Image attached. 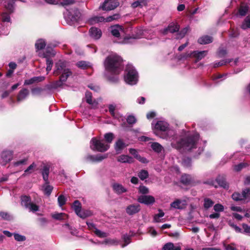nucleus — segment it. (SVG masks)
I'll use <instances>...</instances> for the list:
<instances>
[{
	"instance_id": "f257e3e1",
	"label": "nucleus",
	"mask_w": 250,
	"mask_h": 250,
	"mask_svg": "<svg viewBox=\"0 0 250 250\" xmlns=\"http://www.w3.org/2000/svg\"><path fill=\"white\" fill-rule=\"evenodd\" d=\"M198 140L199 135L197 133L190 136L187 135L185 137L173 141L171 143V146L181 151H190L196 148Z\"/></svg>"
},
{
	"instance_id": "f03ea898",
	"label": "nucleus",
	"mask_w": 250,
	"mask_h": 250,
	"mask_svg": "<svg viewBox=\"0 0 250 250\" xmlns=\"http://www.w3.org/2000/svg\"><path fill=\"white\" fill-rule=\"evenodd\" d=\"M123 66L122 59L115 53L110 52V82L118 81Z\"/></svg>"
},
{
	"instance_id": "7ed1b4c3",
	"label": "nucleus",
	"mask_w": 250,
	"mask_h": 250,
	"mask_svg": "<svg viewBox=\"0 0 250 250\" xmlns=\"http://www.w3.org/2000/svg\"><path fill=\"white\" fill-rule=\"evenodd\" d=\"M54 74L55 75H59L60 82H57V85L60 86V83L65 82L68 77L72 75V72L68 68V63L64 61H59L56 63L55 68L54 71Z\"/></svg>"
},
{
	"instance_id": "20e7f679",
	"label": "nucleus",
	"mask_w": 250,
	"mask_h": 250,
	"mask_svg": "<svg viewBox=\"0 0 250 250\" xmlns=\"http://www.w3.org/2000/svg\"><path fill=\"white\" fill-rule=\"evenodd\" d=\"M109 143V133H106L104 135V139H98L97 138H93L90 143V147L94 151L104 152L108 148V143Z\"/></svg>"
},
{
	"instance_id": "39448f33",
	"label": "nucleus",
	"mask_w": 250,
	"mask_h": 250,
	"mask_svg": "<svg viewBox=\"0 0 250 250\" xmlns=\"http://www.w3.org/2000/svg\"><path fill=\"white\" fill-rule=\"evenodd\" d=\"M124 79L128 84L134 85L137 83L138 80V73L132 65L128 64L126 66Z\"/></svg>"
},
{
	"instance_id": "423d86ee",
	"label": "nucleus",
	"mask_w": 250,
	"mask_h": 250,
	"mask_svg": "<svg viewBox=\"0 0 250 250\" xmlns=\"http://www.w3.org/2000/svg\"><path fill=\"white\" fill-rule=\"evenodd\" d=\"M110 32L113 36L118 38V41L116 42L120 43H124V41L122 40L121 38L125 36V31L122 26L118 24L110 26Z\"/></svg>"
},
{
	"instance_id": "0eeeda50",
	"label": "nucleus",
	"mask_w": 250,
	"mask_h": 250,
	"mask_svg": "<svg viewBox=\"0 0 250 250\" xmlns=\"http://www.w3.org/2000/svg\"><path fill=\"white\" fill-rule=\"evenodd\" d=\"M55 55V52L52 48H47L45 50V52L42 55L43 58H46V71L47 73L51 70L53 65V61L50 58L54 56Z\"/></svg>"
},
{
	"instance_id": "6e6552de",
	"label": "nucleus",
	"mask_w": 250,
	"mask_h": 250,
	"mask_svg": "<svg viewBox=\"0 0 250 250\" xmlns=\"http://www.w3.org/2000/svg\"><path fill=\"white\" fill-rule=\"evenodd\" d=\"M152 125L154 129V133L157 135H158L156 133L157 130H160L162 132L167 131L168 133L171 131L169 129L168 124L165 121H158L156 123H155V121H153L152 123Z\"/></svg>"
},
{
	"instance_id": "1a4fd4ad",
	"label": "nucleus",
	"mask_w": 250,
	"mask_h": 250,
	"mask_svg": "<svg viewBox=\"0 0 250 250\" xmlns=\"http://www.w3.org/2000/svg\"><path fill=\"white\" fill-rule=\"evenodd\" d=\"M107 157V154H99L95 155H89L86 156V160L91 162H100Z\"/></svg>"
},
{
	"instance_id": "9d476101",
	"label": "nucleus",
	"mask_w": 250,
	"mask_h": 250,
	"mask_svg": "<svg viewBox=\"0 0 250 250\" xmlns=\"http://www.w3.org/2000/svg\"><path fill=\"white\" fill-rule=\"evenodd\" d=\"M141 207L139 204H131L127 206L125 209L126 213L129 215H133L139 212Z\"/></svg>"
},
{
	"instance_id": "9b49d317",
	"label": "nucleus",
	"mask_w": 250,
	"mask_h": 250,
	"mask_svg": "<svg viewBox=\"0 0 250 250\" xmlns=\"http://www.w3.org/2000/svg\"><path fill=\"white\" fill-rule=\"evenodd\" d=\"M179 30V25L175 22L170 23L168 27L164 29L162 31V33L165 35L167 34L168 32L173 33L178 31Z\"/></svg>"
},
{
	"instance_id": "f8f14e48",
	"label": "nucleus",
	"mask_w": 250,
	"mask_h": 250,
	"mask_svg": "<svg viewBox=\"0 0 250 250\" xmlns=\"http://www.w3.org/2000/svg\"><path fill=\"white\" fill-rule=\"evenodd\" d=\"M186 205V200L176 199L170 204V207L175 209H182L185 208Z\"/></svg>"
},
{
	"instance_id": "ddd939ff",
	"label": "nucleus",
	"mask_w": 250,
	"mask_h": 250,
	"mask_svg": "<svg viewBox=\"0 0 250 250\" xmlns=\"http://www.w3.org/2000/svg\"><path fill=\"white\" fill-rule=\"evenodd\" d=\"M137 200L140 203H143L146 205H149L153 204L154 202L155 199L152 196L141 195L138 197Z\"/></svg>"
},
{
	"instance_id": "4468645a",
	"label": "nucleus",
	"mask_w": 250,
	"mask_h": 250,
	"mask_svg": "<svg viewBox=\"0 0 250 250\" xmlns=\"http://www.w3.org/2000/svg\"><path fill=\"white\" fill-rule=\"evenodd\" d=\"M1 157L2 159L3 165H5L12 160L13 152L10 150L3 151L1 154Z\"/></svg>"
},
{
	"instance_id": "2eb2a0df",
	"label": "nucleus",
	"mask_w": 250,
	"mask_h": 250,
	"mask_svg": "<svg viewBox=\"0 0 250 250\" xmlns=\"http://www.w3.org/2000/svg\"><path fill=\"white\" fill-rule=\"evenodd\" d=\"M110 115H112L113 118L116 119L119 122H120V120H123V117L118 113V108L116 105L110 104Z\"/></svg>"
},
{
	"instance_id": "dca6fc26",
	"label": "nucleus",
	"mask_w": 250,
	"mask_h": 250,
	"mask_svg": "<svg viewBox=\"0 0 250 250\" xmlns=\"http://www.w3.org/2000/svg\"><path fill=\"white\" fill-rule=\"evenodd\" d=\"M109 17L104 18L103 16H95L90 18L88 22L90 24H94L99 22H107L109 21Z\"/></svg>"
},
{
	"instance_id": "f3484780",
	"label": "nucleus",
	"mask_w": 250,
	"mask_h": 250,
	"mask_svg": "<svg viewBox=\"0 0 250 250\" xmlns=\"http://www.w3.org/2000/svg\"><path fill=\"white\" fill-rule=\"evenodd\" d=\"M90 36L94 39L97 40L102 36V32L100 29L96 27H91L89 30Z\"/></svg>"
},
{
	"instance_id": "a211bd4d",
	"label": "nucleus",
	"mask_w": 250,
	"mask_h": 250,
	"mask_svg": "<svg viewBox=\"0 0 250 250\" xmlns=\"http://www.w3.org/2000/svg\"><path fill=\"white\" fill-rule=\"evenodd\" d=\"M117 160L118 162L122 163L131 164L134 162L133 158L127 155H121L117 157Z\"/></svg>"
},
{
	"instance_id": "6ab92c4d",
	"label": "nucleus",
	"mask_w": 250,
	"mask_h": 250,
	"mask_svg": "<svg viewBox=\"0 0 250 250\" xmlns=\"http://www.w3.org/2000/svg\"><path fill=\"white\" fill-rule=\"evenodd\" d=\"M129 153L134 156V157L143 163H146L147 160L145 157H141L139 154L137 150L134 148H130L129 149Z\"/></svg>"
},
{
	"instance_id": "aec40b11",
	"label": "nucleus",
	"mask_w": 250,
	"mask_h": 250,
	"mask_svg": "<svg viewBox=\"0 0 250 250\" xmlns=\"http://www.w3.org/2000/svg\"><path fill=\"white\" fill-rule=\"evenodd\" d=\"M249 8V5L247 3H241L237 15L242 17L245 16L248 11Z\"/></svg>"
},
{
	"instance_id": "412c9836",
	"label": "nucleus",
	"mask_w": 250,
	"mask_h": 250,
	"mask_svg": "<svg viewBox=\"0 0 250 250\" xmlns=\"http://www.w3.org/2000/svg\"><path fill=\"white\" fill-rule=\"evenodd\" d=\"M127 146L122 139H119L115 145V149L117 153H120Z\"/></svg>"
},
{
	"instance_id": "4be33fe9",
	"label": "nucleus",
	"mask_w": 250,
	"mask_h": 250,
	"mask_svg": "<svg viewBox=\"0 0 250 250\" xmlns=\"http://www.w3.org/2000/svg\"><path fill=\"white\" fill-rule=\"evenodd\" d=\"M53 187L49 184L48 181L45 182L44 184L42 187V190L43 193L47 196H49L53 190Z\"/></svg>"
},
{
	"instance_id": "5701e85b",
	"label": "nucleus",
	"mask_w": 250,
	"mask_h": 250,
	"mask_svg": "<svg viewBox=\"0 0 250 250\" xmlns=\"http://www.w3.org/2000/svg\"><path fill=\"white\" fill-rule=\"evenodd\" d=\"M44 79V77H34L28 80H26L24 81V85H30L36 82H41Z\"/></svg>"
},
{
	"instance_id": "b1692460",
	"label": "nucleus",
	"mask_w": 250,
	"mask_h": 250,
	"mask_svg": "<svg viewBox=\"0 0 250 250\" xmlns=\"http://www.w3.org/2000/svg\"><path fill=\"white\" fill-rule=\"evenodd\" d=\"M29 94V91L26 89L24 88L21 90L17 97V101L18 102H21L24 100Z\"/></svg>"
},
{
	"instance_id": "393cba45",
	"label": "nucleus",
	"mask_w": 250,
	"mask_h": 250,
	"mask_svg": "<svg viewBox=\"0 0 250 250\" xmlns=\"http://www.w3.org/2000/svg\"><path fill=\"white\" fill-rule=\"evenodd\" d=\"M198 42L200 44H208V43H210L212 42V37H211L209 36H204L200 37L198 39Z\"/></svg>"
},
{
	"instance_id": "a878e982",
	"label": "nucleus",
	"mask_w": 250,
	"mask_h": 250,
	"mask_svg": "<svg viewBox=\"0 0 250 250\" xmlns=\"http://www.w3.org/2000/svg\"><path fill=\"white\" fill-rule=\"evenodd\" d=\"M207 55V51H193V57L196 58L197 61L201 60Z\"/></svg>"
},
{
	"instance_id": "bb28decb",
	"label": "nucleus",
	"mask_w": 250,
	"mask_h": 250,
	"mask_svg": "<svg viewBox=\"0 0 250 250\" xmlns=\"http://www.w3.org/2000/svg\"><path fill=\"white\" fill-rule=\"evenodd\" d=\"M181 181L184 184L189 185L192 183V179L191 176L185 174L181 177Z\"/></svg>"
},
{
	"instance_id": "cd10ccee",
	"label": "nucleus",
	"mask_w": 250,
	"mask_h": 250,
	"mask_svg": "<svg viewBox=\"0 0 250 250\" xmlns=\"http://www.w3.org/2000/svg\"><path fill=\"white\" fill-rule=\"evenodd\" d=\"M31 198L27 196H22L21 197V205L26 208L27 206L31 203Z\"/></svg>"
},
{
	"instance_id": "c85d7f7f",
	"label": "nucleus",
	"mask_w": 250,
	"mask_h": 250,
	"mask_svg": "<svg viewBox=\"0 0 250 250\" xmlns=\"http://www.w3.org/2000/svg\"><path fill=\"white\" fill-rule=\"evenodd\" d=\"M10 13L4 12L1 14V20L4 23H11V20L10 16Z\"/></svg>"
},
{
	"instance_id": "c756f323",
	"label": "nucleus",
	"mask_w": 250,
	"mask_h": 250,
	"mask_svg": "<svg viewBox=\"0 0 250 250\" xmlns=\"http://www.w3.org/2000/svg\"><path fill=\"white\" fill-rule=\"evenodd\" d=\"M164 212L162 210L159 209V213L155 214L154 216V222L158 223L165 221L164 219L162 218L164 216Z\"/></svg>"
},
{
	"instance_id": "7c9ffc66",
	"label": "nucleus",
	"mask_w": 250,
	"mask_h": 250,
	"mask_svg": "<svg viewBox=\"0 0 250 250\" xmlns=\"http://www.w3.org/2000/svg\"><path fill=\"white\" fill-rule=\"evenodd\" d=\"M113 188L114 191L118 194L125 192L126 191V189L124 187L118 184H114L113 186Z\"/></svg>"
},
{
	"instance_id": "2f4dec72",
	"label": "nucleus",
	"mask_w": 250,
	"mask_h": 250,
	"mask_svg": "<svg viewBox=\"0 0 250 250\" xmlns=\"http://www.w3.org/2000/svg\"><path fill=\"white\" fill-rule=\"evenodd\" d=\"M76 65L79 68L83 69H85L91 66V63L90 62L85 61L78 62L77 63Z\"/></svg>"
},
{
	"instance_id": "473e14b6",
	"label": "nucleus",
	"mask_w": 250,
	"mask_h": 250,
	"mask_svg": "<svg viewBox=\"0 0 250 250\" xmlns=\"http://www.w3.org/2000/svg\"><path fill=\"white\" fill-rule=\"evenodd\" d=\"M85 98L87 103L91 104L93 107L97 106V103L96 102H92V94L91 92L87 91L85 93Z\"/></svg>"
},
{
	"instance_id": "72a5a7b5",
	"label": "nucleus",
	"mask_w": 250,
	"mask_h": 250,
	"mask_svg": "<svg viewBox=\"0 0 250 250\" xmlns=\"http://www.w3.org/2000/svg\"><path fill=\"white\" fill-rule=\"evenodd\" d=\"M147 4V0H138L131 4V6L135 8L137 7H142L146 5Z\"/></svg>"
},
{
	"instance_id": "f704fd0d",
	"label": "nucleus",
	"mask_w": 250,
	"mask_h": 250,
	"mask_svg": "<svg viewBox=\"0 0 250 250\" xmlns=\"http://www.w3.org/2000/svg\"><path fill=\"white\" fill-rule=\"evenodd\" d=\"M241 27L244 30L250 28V16L246 17L241 24Z\"/></svg>"
},
{
	"instance_id": "c9c22d12",
	"label": "nucleus",
	"mask_w": 250,
	"mask_h": 250,
	"mask_svg": "<svg viewBox=\"0 0 250 250\" xmlns=\"http://www.w3.org/2000/svg\"><path fill=\"white\" fill-rule=\"evenodd\" d=\"M217 182L221 186L224 188H228V185L226 181V179L223 176H219L216 179Z\"/></svg>"
},
{
	"instance_id": "e433bc0d",
	"label": "nucleus",
	"mask_w": 250,
	"mask_h": 250,
	"mask_svg": "<svg viewBox=\"0 0 250 250\" xmlns=\"http://www.w3.org/2000/svg\"><path fill=\"white\" fill-rule=\"evenodd\" d=\"M52 217L59 220H65L67 218V215L64 213H55L52 214Z\"/></svg>"
},
{
	"instance_id": "4c0bfd02",
	"label": "nucleus",
	"mask_w": 250,
	"mask_h": 250,
	"mask_svg": "<svg viewBox=\"0 0 250 250\" xmlns=\"http://www.w3.org/2000/svg\"><path fill=\"white\" fill-rule=\"evenodd\" d=\"M104 66L105 68L104 75L107 79H109L108 73L109 72V57L106 58L104 62Z\"/></svg>"
},
{
	"instance_id": "58836bf2",
	"label": "nucleus",
	"mask_w": 250,
	"mask_h": 250,
	"mask_svg": "<svg viewBox=\"0 0 250 250\" xmlns=\"http://www.w3.org/2000/svg\"><path fill=\"white\" fill-rule=\"evenodd\" d=\"M46 45L45 41L43 39H39L35 43V46L37 50H41L43 49Z\"/></svg>"
},
{
	"instance_id": "ea45409f",
	"label": "nucleus",
	"mask_w": 250,
	"mask_h": 250,
	"mask_svg": "<svg viewBox=\"0 0 250 250\" xmlns=\"http://www.w3.org/2000/svg\"><path fill=\"white\" fill-rule=\"evenodd\" d=\"M77 215L82 218H85L91 216L92 212L88 210H81Z\"/></svg>"
},
{
	"instance_id": "a19ab883",
	"label": "nucleus",
	"mask_w": 250,
	"mask_h": 250,
	"mask_svg": "<svg viewBox=\"0 0 250 250\" xmlns=\"http://www.w3.org/2000/svg\"><path fill=\"white\" fill-rule=\"evenodd\" d=\"M151 147L156 152H160L163 149V146L158 143L154 142L151 144Z\"/></svg>"
},
{
	"instance_id": "79ce46f5",
	"label": "nucleus",
	"mask_w": 250,
	"mask_h": 250,
	"mask_svg": "<svg viewBox=\"0 0 250 250\" xmlns=\"http://www.w3.org/2000/svg\"><path fill=\"white\" fill-rule=\"evenodd\" d=\"M49 173V167L46 166H44L42 170V175L43 177V179L45 182L48 181Z\"/></svg>"
},
{
	"instance_id": "37998d69",
	"label": "nucleus",
	"mask_w": 250,
	"mask_h": 250,
	"mask_svg": "<svg viewBox=\"0 0 250 250\" xmlns=\"http://www.w3.org/2000/svg\"><path fill=\"white\" fill-rule=\"evenodd\" d=\"M232 199L236 201H243L244 200V196L243 194V192L242 193H240L238 192H235L232 195Z\"/></svg>"
},
{
	"instance_id": "c03bdc74",
	"label": "nucleus",
	"mask_w": 250,
	"mask_h": 250,
	"mask_svg": "<svg viewBox=\"0 0 250 250\" xmlns=\"http://www.w3.org/2000/svg\"><path fill=\"white\" fill-rule=\"evenodd\" d=\"M163 250H181V249L179 247H175L171 243H168L164 246Z\"/></svg>"
},
{
	"instance_id": "a18cd8bd",
	"label": "nucleus",
	"mask_w": 250,
	"mask_h": 250,
	"mask_svg": "<svg viewBox=\"0 0 250 250\" xmlns=\"http://www.w3.org/2000/svg\"><path fill=\"white\" fill-rule=\"evenodd\" d=\"M242 192L244 196V202H248L250 200V188L244 189Z\"/></svg>"
},
{
	"instance_id": "49530a36",
	"label": "nucleus",
	"mask_w": 250,
	"mask_h": 250,
	"mask_svg": "<svg viewBox=\"0 0 250 250\" xmlns=\"http://www.w3.org/2000/svg\"><path fill=\"white\" fill-rule=\"evenodd\" d=\"M29 211L35 212L39 210V207L35 203L31 202L26 208Z\"/></svg>"
},
{
	"instance_id": "de8ad7c7",
	"label": "nucleus",
	"mask_w": 250,
	"mask_h": 250,
	"mask_svg": "<svg viewBox=\"0 0 250 250\" xmlns=\"http://www.w3.org/2000/svg\"><path fill=\"white\" fill-rule=\"evenodd\" d=\"M72 208L76 214L79 213L81 210V205L80 202L77 200L75 201L73 204Z\"/></svg>"
},
{
	"instance_id": "09e8293b",
	"label": "nucleus",
	"mask_w": 250,
	"mask_h": 250,
	"mask_svg": "<svg viewBox=\"0 0 250 250\" xmlns=\"http://www.w3.org/2000/svg\"><path fill=\"white\" fill-rule=\"evenodd\" d=\"M99 9L108 12L109 10V0H105L100 6Z\"/></svg>"
},
{
	"instance_id": "8fccbe9b",
	"label": "nucleus",
	"mask_w": 250,
	"mask_h": 250,
	"mask_svg": "<svg viewBox=\"0 0 250 250\" xmlns=\"http://www.w3.org/2000/svg\"><path fill=\"white\" fill-rule=\"evenodd\" d=\"M138 176L141 180H144L148 177V173L146 170H141L138 173Z\"/></svg>"
},
{
	"instance_id": "3c124183",
	"label": "nucleus",
	"mask_w": 250,
	"mask_h": 250,
	"mask_svg": "<svg viewBox=\"0 0 250 250\" xmlns=\"http://www.w3.org/2000/svg\"><path fill=\"white\" fill-rule=\"evenodd\" d=\"M14 1L12 0L11 2H8L5 5L6 9L8 11L9 13H12L14 11Z\"/></svg>"
},
{
	"instance_id": "603ef678",
	"label": "nucleus",
	"mask_w": 250,
	"mask_h": 250,
	"mask_svg": "<svg viewBox=\"0 0 250 250\" xmlns=\"http://www.w3.org/2000/svg\"><path fill=\"white\" fill-rule=\"evenodd\" d=\"M123 0H110V10L117 7Z\"/></svg>"
},
{
	"instance_id": "864d4df0",
	"label": "nucleus",
	"mask_w": 250,
	"mask_h": 250,
	"mask_svg": "<svg viewBox=\"0 0 250 250\" xmlns=\"http://www.w3.org/2000/svg\"><path fill=\"white\" fill-rule=\"evenodd\" d=\"M213 204V202L210 199L205 198L204 199V207L206 209H208L210 207H212Z\"/></svg>"
},
{
	"instance_id": "5fc2aeb1",
	"label": "nucleus",
	"mask_w": 250,
	"mask_h": 250,
	"mask_svg": "<svg viewBox=\"0 0 250 250\" xmlns=\"http://www.w3.org/2000/svg\"><path fill=\"white\" fill-rule=\"evenodd\" d=\"M188 27H185L182 29L179 33L177 35V39H182L183 38L186 34L188 33Z\"/></svg>"
},
{
	"instance_id": "6e6d98bb",
	"label": "nucleus",
	"mask_w": 250,
	"mask_h": 250,
	"mask_svg": "<svg viewBox=\"0 0 250 250\" xmlns=\"http://www.w3.org/2000/svg\"><path fill=\"white\" fill-rule=\"evenodd\" d=\"M182 165L185 167H189L191 165V159L189 158H185L182 161Z\"/></svg>"
},
{
	"instance_id": "4d7b16f0",
	"label": "nucleus",
	"mask_w": 250,
	"mask_h": 250,
	"mask_svg": "<svg viewBox=\"0 0 250 250\" xmlns=\"http://www.w3.org/2000/svg\"><path fill=\"white\" fill-rule=\"evenodd\" d=\"M231 62V60H223L220 62H216L214 63V67H218L220 66H222L223 65L226 64L227 63H230Z\"/></svg>"
},
{
	"instance_id": "13d9d810",
	"label": "nucleus",
	"mask_w": 250,
	"mask_h": 250,
	"mask_svg": "<svg viewBox=\"0 0 250 250\" xmlns=\"http://www.w3.org/2000/svg\"><path fill=\"white\" fill-rule=\"evenodd\" d=\"M131 236L128 235H125L123 236L124 241L125 244L122 245V247L124 248L127 246L130 243Z\"/></svg>"
},
{
	"instance_id": "bf43d9fd",
	"label": "nucleus",
	"mask_w": 250,
	"mask_h": 250,
	"mask_svg": "<svg viewBox=\"0 0 250 250\" xmlns=\"http://www.w3.org/2000/svg\"><path fill=\"white\" fill-rule=\"evenodd\" d=\"M36 167V165L33 163L30 165L28 168L24 171L25 173H31L34 170L35 168Z\"/></svg>"
},
{
	"instance_id": "052dcab7",
	"label": "nucleus",
	"mask_w": 250,
	"mask_h": 250,
	"mask_svg": "<svg viewBox=\"0 0 250 250\" xmlns=\"http://www.w3.org/2000/svg\"><path fill=\"white\" fill-rule=\"evenodd\" d=\"M58 201L60 207L64 205L66 202V198L62 195H60L58 198Z\"/></svg>"
},
{
	"instance_id": "680f3d73",
	"label": "nucleus",
	"mask_w": 250,
	"mask_h": 250,
	"mask_svg": "<svg viewBox=\"0 0 250 250\" xmlns=\"http://www.w3.org/2000/svg\"><path fill=\"white\" fill-rule=\"evenodd\" d=\"M95 234L101 238H104L107 236V234L104 232L101 231L100 230L98 229H95V230L94 231Z\"/></svg>"
},
{
	"instance_id": "e2e57ef3",
	"label": "nucleus",
	"mask_w": 250,
	"mask_h": 250,
	"mask_svg": "<svg viewBox=\"0 0 250 250\" xmlns=\"http://www.w3.org/2000/svg\"><path fill=\"white\" fill-rule=\"evenodd\" d=\"M42 91V89L40 87H35L31 90L32 94L34 96L40 95Z\"/></svg>"
},
{
	"instance_id": "0e129e2a",
	"label": "nucleus",
	"mask_w": 250,
	"mask_h": 250,
	"mask_svg": "<svg viewBox=\"0 0 250 250\" xmlns=\"http://www.w3.org/2000/svg\"><path fill=\"white\" fill-rule=\"evenodd\" d=\"M188 58H194L193 57V51L190 52H187L185 54L181 55V57L179 58V59H180V60L184 59H186Z\"/></svg>"
},
{
	"instance_id": "69168bd1",
	"label": "nucleus",
	"mask_w": 250,
	"mask_h": 250,
	"mask_svg": "<svg viewBox=\"0 0 250 250\" xmlns=\"http://www.w3.org/2000/svg\"><path fill=\"white\" fill-rule=\"evenodd\" d=\"M126 120L129 124H134L136 122V119L135 116L133 115H129Z\"/></svg>"
},
{
	"instance_id": "338daca9",
	"label": "nucleus",
	"mask_w": 250,
	"mask_h": 250,
	"mask_svg": "<svg viewBox=\"0 0 250 250\" xmlns=\"http://www.w3.org/2000/svg\"><path fill=\"white\" fill-rule=\"evenodd\" d=\"M75 3L74 0H64L62 2H61V4L66 8L69 5H71Z\"/></svg>"
},
{
	"instance_id": "774afa93",
	"label": "nucleus",
	"mask_w": 250,
	"mask_h": 250,
	"mask_svg": "<svg viewBox=\"0 0 250 250\" xmlns=\"http://www.w3.org/2000/svg\"><path fill=\"white\" fill-rule=\"evenodd\" d=\"M27 161V159L24 158L22 160L18 161L16 162H14V165L16 167H18L20 165H24L26 164Z\"/></svg>"
}]
</instances>
